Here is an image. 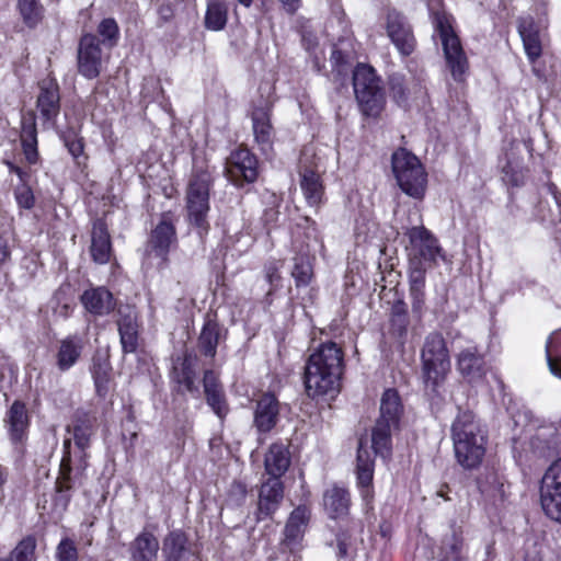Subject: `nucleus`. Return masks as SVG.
Listing matches in <instances>:
<instances>
[{"instance_id":"1","label":"nucleus","mask_w":561,"mask_h":561,"mask_svg":"<svg viewBox=\"0 0 561 561\" xmlns=\"http://www.w3.org/2000/svg\"><path fill=\"white\" fill-rule=\"evenodd\" d=\"M343 352L336 343L320 344L306 362L304 382L309 398L334 396L340 391Z\"/></svg>"},{"instance_id":"2","label":"nucleus","mask_w":561,"mask_h":561,"mask_svg":"<svg viewBox=\"0 0 561 561\" xmlns=\"http://www.w3.org/2000/svg\"><path fill=\"white\" fill-rule=\"evenodd\" d=\"M455 457L465 469H474L485 455L486 433L470 411H459L451 425Z\"/></svg>"},{"instance_id":"3","label":"nucleus","mask_w":561,"mask_h":561,"mask_svg":"<svg viewBox=\"0 0 561 561\" xmlns=\"http://www.w3.org/2000/svg\"><path fill=\"white\" fill-rule=\"evenodd\" d=\"M450 371L449 351L439 332H431L421 348V373L424 389L432 399L443 398L444 385Z\"/></svg>"},{"instance_id":"4","label":"nucleus","mask_w":561,"mask_h":561,"mask_svg":"<svg viewBox=\"0 0 561 561\" xmlns=\"http://www.w3.org/2000/svg\"><path fill=\"white\" fill-rule=\"evenodd\" d=\"M440 4L442 0H432L428 3L434 31L439 37L446 66L453 79L460 82L463 81L469 70V61L461 41L451 25V18L445 11L438 9Z\"/></svg>"},{"instance_id":"5","label":"nucleus","mask_w":561,"mask_h":561,"mask_svg":"<svg viewBox=\"0 0 561 561\" xmlns=\"http://www.w3.org/2000/svg\"><path fill=\"white\" fill-rule=\"evenodd\" d=\"M403 407L400 396L394 389H387L380 399V415L371 432V444L376 454L382 457L391 449V435L399 426Z\"/></svg>"},{"instance_id":"6","label":"nucleus","mask_w":561,"mask_h":561,"mask_svg":"<svg viewBox=\"0 0 561 561\" xmlns=\"http://www.w3.org/2000/svg\"><path fill=\"white\" fill-rule=\"evenodd\" d=\"M392 172L398 185L407 195L422 199L427 184V174L419 158L404 148L392 153Z\"/></svg>"},{"instance_id":"7","label":"nucleus","mask_w":561,"mask_h":561,"mask_svg":"<svg viewBox=\"0 0 561 561\" xmlns=\"http://www.w3.org/2000/svg\"><path fill=\"white\" fill-rule=\"evenodd\" d=\"M211 179L208 172H196L190 179L186 190V210L191 225L198 230L199 237L207 233L209 224V190Z\"/></svg>"},{"instance_id":"8","label":"nucleus","mask_w":561,"mask_h":561,"mask_svg":"<svg viewBox=\"0 0 561 561\" xmlns=\"http://www.w3.org/2000/svg\"><path fill=\"white\" fill-rule=\"evenodd\" d=\"M405 234L409 238L410 264L428 265L436 263L440 254V247L437 239L424 226L408 228Z\"/></svg>"},{"instance_id":"9","label":"nucleus","mask_w":561,"mask_h":561,"mask_svg":"<svg viewBox=\"0 0 561 561\" xmlns=\"http://www.w3.org/2000/svg\"><path fill=\"white\" fill-rule=\"evenodd\" d=\"M257 164L256 157L248 148L239 147L226 160V175L236 186L242 187L256 181Z\"/></svg>"},{"instance_id":"10","label":"nucleus","mask_w":561,"mask_h":561,"mask_svg":"<svg viewBox=\"0 0 561 561\" xmlns=\"http://www.w3.org/2000/svg\"><path fill=\"white\" fill-rule=\"evenodd\" d=\"M176 242V230L173 215L164 213L159 224L152 229L146 244L145 254L147 259L156 257L163 264L168 260L171 247Z\"/></svg>"},{"instance_id":"11","label":"nucleus","mask_w":561,"mask_h":561,"mask_svg":"<svg viewBox=\"0 0 561 561\" xmlns=\"http://www.w3.org/2000/svg\"><path fill=\"white\" fill-rule=\"evenodd\" d=\"M107 57L104 56L96 35L85 34L80 38L77 55L78 72L89 79H95L102 71Z\"/></svg>"},{"instance_id":"12","label":"nucleus","mask_w":561,"mask_h":561,"mask_svg":"<svg viewBox=\"0 0 561 561\" xmlns=\"http://www.w3.org/2000/svg\"><path fill=\"white\" fill-rule=\"evenodd\" d=\"M542 483V510L551 519L561 523V458L548 468Z\"/></svg>"},{"instance_id":"13","label":"nucleus","mask_w":561,"mask_h":561,"mask_svg":"<svg viewBox=\"0 0 561 561\" xmlns=\"http://www.w3.org/2000/svg\"><path fill=\"white\" fill-rule=\"evenodd\" d=\"M88 340L78 333L69 334L59 340L56 346L55 365L60 373H66L76 366L85 350Z\"/></svg>"},{"instance_id":"14","label":"nucleus","mask_w":561,"mask_h":561,"mask_svg":"<svg viewBox=\"0 0 561 561\" xmlns=\"http://www.w3.org/2000/svg\"><path fill=\"white\" fill-rule=\"evenodd\" d=\"M387 32L391 42L403 56H409L413 53L415 38L411 26L403 15L396 11H390L387 18Z\"/></svg>"},{"instance_id":"15","label":"nucleus","mask_w":561,"mask_h":561,"mask_svg":"<svg viewBox=\"0 0 561 561\" xmlns=\"http://www.w3.org/2000/svg\"><path fill=\"white\" fill-rule=\"evenodd\" d=\"M309 517L310 511L305 505H299L291 512L284 529L283 549H287L293 554L300 549V541Z\"/></svg>"},{"instance_id":"16","label":"nucleus","mask_w":561,"mask_h":561,"mask_svg":"<svg viewBox=\"0 0 561 561\" xmlns=\"http://www.w3.org/2000/svg\"><path fill=\"white\" fill-rule=\"evenodd\" d=\"M284 497L283 482L275 478H268L262 483L259 492L257 520L271 517L279 507Z\"/></svg>"},{"instance_id":"17","label":"nucleus","mask_w":561,"mask_h":561,"mask_svg":"<svg viewBox=\"0 0 561 561\" xmlns=\"http://www.w3.org/2000/svg\"><path fill=\"white\" fill-rule=\"evenodd\" d=\"M117 327L124 353H134L138 347L137 312L130 306L118 307Z\"/></svg>"},{"instance_id":"18","label":"nucleus","mask_w":561,"mask_h":561,"mask_svg":"<svg viewBox=\"0 0 561 561\" xmlns=\"http://www.w3.org/2000/svg\"><path fill=\"white\" fill-rule=\"evenodd\" d=\"M71 438L64 440V455L60 461L59 472L72 480L82 483L84 471L88 467V454L85 450H72Z\"/></svg>"},{"instance_id":"19","label":"nucleus","mask_w":561,"mask_h":561,"mask_svg":"<svg viewBox=\"0 0 561 561\" xmlns=\"http://www.w3.org/2000/svg\"><path fill=\"white\" fill-rule=\"evenodd\" d=\"M457 369L469 382H477L486 373L484 357L476 346L466 347L457 355Z\"/></svg>"},{"instance_id":"20","label":"nucleus","mask_w":561,"mask_h":561,"mask_svg":"<svg viewBox=\"0 0 561 561\" xmlns=\"http://www.w3.org/2000/svg\"><path fill=\"white\" fill-rule=\"evenodd\" d=\"M279 402L274 394L264 393L255 404L254 425L261 433L270 432L278 422Z\"/></svg>"},{"instance_id":"21","label":"nucleus","mask_w":561,"mask_h":561,"mask_svg":"<svg viewBox=\"0 0 561 561\" xmlns=\"http://www.w3.org/2000/svg\"><path fill=\"white\" fill-rule=\"evenodd\" d=\"M90 254L96 264H106L112 255L111 237L102 219L93 222L91 231Z\"/></svg>"},{"instance_id":"22","label":"nucleus","mask_w":561,"mask_h":561,"mask_svg":"<svg viewBox=\"0 0 561 561\" xmlns=\"http://www.w3.org/2000/svg\"><path fill=\"white\" fill-rule=\"evenodd\" d=\"M37 96V110L46 122H54L60 111L58 84L51 80L43 81Z\"/></svg>"},{"instance_id":"23","label":"nucleus","mask_w":561,"mask_h":561,"mask_svg":"<svg viewBox=\"0 0 561 561\" xmlns=\"http://www.w3.org/2000/svg\"><path fill=\"white\" fill-rule=\"evenodd\" d=\"M322 504L330 518H344L351 506L350 492L343 486L332 485L324 491Z\"/></svg>"},{"instance_id":"24","label":"nucleus","mask_w":561,"mask_h":561,"mask_svg":"<svg viewBox=\"0 0 561 561\" xmlns=\"http://www.w3.org/2000/svg\"><path fill=\"white\" fill-rule=\"evenodd\" d=\"M225 339V329L214 319L207 318L197 339V348L202 355L213 359L217 354L218 345Z\"/></svg>"},{"instance_id":"25","label":"nucleus","mask_w":561,"mask_h":561,"mask_svg":"<svg viewBox=\"0 0 561 561\" xmlns=\"http://www.w3.org/2000/svg\"><path fill=\"white\" fill-rule=\"evenodd\" d=\"M4 422L14 444L23 443L30 425L26 407L21 401H14L7 412Z\"/></svg>"},{"instance_id":"26","label":"nucleus","mask_w":561,"mask_h":561,"mask_svg":"<svg viewBox=\"0 0 561 561\" xmlns=\"http://www.w3.org/2000/svg\"><path fill=\"white\" fill-rule=\"evenodd\" d=\"M253 134L263 153L272 150L273 127L267 106L255 107L252 112Z\"/></svg>"},{"instance_id":"27","label":"nucleus","mask_w":561,"mask_h":561,"mask_svg":"<svg viewBox=\"0 0 561 561\" xmlns=\"http://www.w3.org/2000/svg\"><path fill=\"white\" fill-rule=\"evenodd\" d=\"M84 308L94 316H106L115 308V300L104 287L85 290L81 296Z\"/></svg>"},{"instance_id":"28","label":"nucleus","mask_w":561,"mask_h":561,"mask_svg":"<svg viewBox=\"0 0 561 561\" xmlns=\"http://www.w3.org/2000/svg\"><path fill=\"white\" fill-rule=\"evenodd\" d=\"M159 541L147 530H142L129 545L131 561H157Z\"/></svg>"},{"instance_id":"29","label":"nucleus","mask_w":561,"mask_h":561,"mask_svg":"<svg viewBox=\"0 0 561 561\" xmlns=\"http://www.w3.org/2000/svg\"><path fill=\"white\" fill-rule=\"evenodd\" d=\"M518 32L530 62H535L542 53L540 33L537 24L531 18L520 19Z\"/></svg>"},{"instance_id":"30","label":"nucleus","mask_w":561,"mask_h":561,"mask_svg":"<svg viewBox=\"0 0 561 561\" xmlns=\"http://www.w3.org/2000/svg\"><path fill=\"white\" fill-rule=\"evenodd\" d=\"M300 178V186L307 203L310 206H317L320 204L323 195V185L319 171L304 164L301 167Z\"/></svg>"},{"instance_id":"31","label":"nucleus","mask_w":561,"mask_h":561,"mask_svg":"<svg viewBox=\"0 0 561 561\" xmlns=\"http://www.w3.org/2000/svg\"><path fill=\"white\" fill-rule=\"evenodd\" d=\"M167 561H187L191 554L186 535L174 530L167 535L162 547Z\"/></svg>"},{"instance_id":"32","label":"nucleus","mask_w":561,"mask_h":561,"mask_svg":"<svg viewBox=\"0 0 561 561\" xmlns=\"http://www.w3.org/2000/svg\"><path fill=\"white\" fill-rule=\"evenodd\" d=\"M265 470L271 478L278 479L288 470L290 456L287 448L282 444H273L265 455Z\"/></svg>"},{"instance_id":"33","label":"nucleus","mask_w":561,"mask_h":561,"mask_svg":"<svg viewBox=\"0 0 561 561\" xmlns=\"http://www.w3.org/2000/svg\"><path fill=\"white\" fill-rule=\"evenodd\" d=\"M91 374L96 393L104 398L108 393L112 380V366L108 357L96 354L92 359Z\"/></svg>"},{"instance_id":"34","label":"nucleus","mask_w":561,"mask_h":561,"mask_svg":"<svg viewBox=\"0 0 561 561\" xmlns=\"http://www.w3.org/2000/svg\"><path fill=\"white\" fill-rule=\"evenodd\" d=\"M353 87L354 93L362 94V96H364V92L383 89L374 68L365 64L356 66L353 72Z\"/></svg>"},{"instance_id":"35","label":"nucleus","mask_w":561,"mask_h":561,"mask_svg":"<svg viewBox=\"0 0 561 561\" xmlns=\"http://www.w3.org/2000/svg\"><path fill=\"white\" fill-rule=\"evenodd\" d=\"M356 101L365 116L377 117L386 104L385 89L371 90L362 94H355Z\"/></svg>"},{"instance_id":"36","label":"nucleus","mask_w":561,"mask_h":561,"mask_svg":"<svg viewBox=\"0 0 561 561\" xmlns=\"http://www.w3.org/2000/svg\"><path fill=\"white\" fill-rule=\"evenodd\" d=\"M76 484H81L80 482H72V480L68 479V477L64 474H58L55 482V493L53 496V505L56 511L59 513H64L73 494V489Z\"/></svg>"},{"instance_id":"37","label":"nucleus","mask_w":561,"mask_h":561,"mask_svg":"<svg viewBox=\"0 0 561 561\" xmlns=\"http://www.w3.org/2000/svg\"><path fill=\"white\" fill-rule=\"evenodd\" d=\"M228 20V7L221 0H209L205 14V27L211 31H221Z\"/></svg>"},{"instance_id":"38","label":"nucleus","mask_w":561,"mask_h":561,"mask_svg":"<svg viewBox=\"0 0 561 561\" xmlns=\"http://www.w3.org/2000/svg\"><path fill=\"white\" fill-rule=\"evenodd\" d=\"M410 319L408 314V307L403 300H397L391 308L390 312V331L398 337H404L408 333Z\"/></svg>"},{"instance_id":"39","label":"nucleus","mask_w":561,"mask_h":561,"mask_svg":"<svg viewBox=\"0 0 561 561\" xmlns=\"http://www.w3.org/2000/svg\"><path fill=\"white\" fill-rule=\"evenodd\" d=\"M8 167L9 171L11 173H15L22 182V184L18 185L14 191L18 205L22 208L31 209L34 206L35 198L31 187L26 185V178L28 176V174L25 171H23L20 167L11 162H8Z\"/></svg>"},{"instance_id":"40","label":"nucleus","mask_w":561,"mask_h":561,"mask_svg":"<svg viewBox=\"0 0 561 561\" xmlns=\"http://www.w3.org/2000/svg\"><path fill=\"white\" fill-rule=\"evenodd\" d=\"M197 358L196 356L185 353L181 363V369L174 367V371L176 374V379L180 383L184 385L186 390L190 392L197 391V387L195 385V363Z\"/></svg>"},{"instance_id":"41","label":"nucleus","mask_w":561,"mask_h":561,"mask_svg":"<svg viewBox=\"0 0 561 561\" xmlns=\"http://www.w3.org/2000/svg\"><path fill=\"white\" fill-rule=\"evenodd\" d=\"M294 261L291 276L295 279L296 287H307L313 277L311 259L309 255L302 254L296 256Z\"/></svg>"},{"instance_id":"42","label":"nucleus","mask_w":561,"mask_h":561,"mask_svg":"<svg viewBox=\"0 0 561 561\" xmlns=\"http://www.w3.org/2000/svg\"><path fill=\"white\" fill-rule=\"evenodd\" d=\"M23 153L28 163L33 164L38 159L36 127L34 123L23 125L21 133Z\"/></svg>"},{"instance_id":"43","label":"nucleus","mask_w":561,"mask_h":561,"mask_svg":"<svg viewBox=\"0 0 561 561\" xmlns=\"http://www.w3.org/2000/svg\"><path fill=\"white\" fill-rule=\"evenodd\" d=\"M443 550L446 556L453 558L455 561H461V553L463 548V538L461 528L453 525L450 529V534L446 535L443 539Z\"/></svg>"},{"instance_id":"44","label":"nucleus","mask_w":561,"mask_h":561,"mask_svg":"<svg viewBox=\"0 0 561 561\" xmlns=\"http://www.w3.org/2000/svg\"><path fill=\"white\" fill-rule=\"evenodd\" d=\"M546 358L550 373L561 379V341L554 335L547 340Z\"/></svg>"},{"instance_id":"45","label":"nucleus","mask_w":561,"mask_h":561,"mask_svg":"<svg viewBox=\"0 0 561 561\" xmlns=\"http://www.w3.org/2000/svg\"><path fill=\"white\" fill-rule=\"evenodd\" d=\"M19 10L28 27H35L43 19L44 10L38 0H19Z\"/></svg>"},{"instance_id":"46","label":"nucleus","mask_w":561,"mask_h":561,"mask_svg":"<svg viewBox=\"0 0 561 561\" xmlns=\"http://www.w3.org/2000/svg\"><path fill=\"white\" fill-rule=\"evenodd\" d=\"M36 539L34 536H26L18 542L11 551L8 561H35Z\"/></svg>"},{"instance_id":"47","label":"nucleus","mask_w":561,"mask_h":561,"mask_svg":"<svg viewBox=\"0 0 561 561\" xmlns=\"http://www.w3.org/2000/svg\"><path fill=\"white\" fill-rule=\"evenodd\" d=\"M68 432H71L68 427ZM92 435V427L88 421H77L72 427V439L75 447L78 450H87L90 446V438Z\"/></svg>"},{"instance_id":"48","label":"nucleus","mask_w":561,"mask_h":561,"mask_svg":"<svg viewBox=\"0 0 561 561\" xmlns=\"http://www.w3.org/2000/svg\"><path fill=\"white\" fill-rule=\"evenodd\" d=\"M61 139L73 159L78 160L83 156L84 141L76 130L69 129L64 131L61 134Z\"/></svg>"},{"instance_id":"49","label":"nucleus","mask_w":561,"mask_h":561,"mask_svg":"<svg viewBox=\"0 0 561 561\" xmlns=\"http://www.w3.org/2000/svg\"><path fill=\"white\" fill-rule=\"evenodd\" d=\"M335 541L337 561H354L355 549L351 536L345 531L339 533Z\"/></svg>"},{"instance_id":"50","label":"nucleus","mask_w":561,"mask_h":561,"mask_svg":"<svg viewBox=\"0 0 561 561\" xmlns=\"http://www.w3.org/2000/svg\"><path fill=\"white\" fill-rule=\"evenodd\" d=\"M99 34L103 37V44L112 48L118 38V26L113 19H104L98 26Z\"/></svg>"},{"instance_id":"51","label":"nucleus","mask_w":561,"mask_h":561,"mask_svg":"<svg viewBox=\"0 0 561 561\" xmlns=\"http://www.w3.org/2000/svg\"><path fill=\"white\" fill-rule=\"evenodd\" d=\"M427 265L410 264V293L422 294L425 286V271Z\"/></svg>"},{"instance_id":"52","label":"nucleus","mask_w":561,"mask_h":561,"mask_svg":"<svg viewBox=\"0 0 561 561\" xmlns=\"http://www.w3.org/2000/svg\"><path fill=\"white\" fill-rule=\"evenodd\" d=\"M206 400L213 411L220 417H225L228 413V405L226 402L224 390H215L206 392Z\"/></svg>"},{"instance_id":"53","label":"nucleus","mask_w":561,"mask_h":561,"mask_svg":"<svg viewBox=\"0 0 561 561\" xmlns=\"http://www.w3.org/2000/svg\"><path fill=\"white\" fill-rule=\"evenodd\" d=\"M56 558L58 561H78V550L73 540L64 538L57 546Z\"/></svg>"},{"instance_id":"54","label":"nucleus","mask_w":561,"mask_h":561,"mask_svg":"<svg viewBox=\"0 0 561 561\" xmlns=\"http://www.w3.org/2000/svg\"><path fill=\"white\" fill-rule=\"evenodd\" d=\"M247 485L241 481H233L229 489V500L236 504H242L247 497Z\"/></svg>"},{"instance_id":"55","label":"nucleus","mask_w":561,"mask_h":561,"mask_svg":"<svg viewBox=\"0 0 561 561\" xmlns=\"http://www.w3.org/2000/svg\"><path fill=\"white\" fill-rule=\"evenodd\" d=\"M203 386H204L205 393L222 389L221 385L219 383L217 374L211 369L205 370L204 378H203Z\"/></svg>"},{"instance_id":"56","label":"nucleus","mask_w":561,"mask_h":561,"mask_svg":"<svg viewBox=\"0 0 561 561\" xmlns=\"http://www.w3.org/2000/svg\"><path fill=\"white\" fill-rule=\"evenodd\" d=\"M358 485L362 488H368L373 481L374 467H356Z\"/></svg>"},{"instance_id":"57","label":"nucleus","mask_w":561,"mask_h":561,"mask_svg":"<svg viewBox=\"0 0 561 561\" xmlns=\"http://www.w3.org/2000/svg\"><path fill=\"white\" fill-rule=\"evenodd\" d=\"M391 93L392 98L398 104H402L407 101V93L402 82L399 79H391Z\"/></svg>"},{"instance_id":"58","label":"nucleus","mask_w":561,"mask_h":561,"mask_svg":"<svg viewBox=\"0 0 561 561\" xmlns=\"http://www.w3.org/2000/svg\"><path fill=\"white\" fill-rule=\"evenodd\" d=\"M357 466L360 467H374V460L367 448L363 446V442L359 440L357 450Z\"/></svg>"},{"instance_id":"59","label":"nucleus","mask_w":561,"mask_h":561,"mask_svg":"<svg viewBox=\"0 0 561 561\" xmlns=\"http://www.w3.org/2000/svg\"><path fill=\"white\" fill-rule=\"evenodd\" d=\"M11 256V248L9 245L8 239L0 234V265L4 264L10 260Z\"/></svg>"},{"instance_id":"60","label":"nucleus","mask_w":561,"mask_h":561,"mask_svg":"<svg viewBox=\"0 0 561 561\" xmlns=\"http://www.w3.org/2000/svg\"><path fill=\"white\" fill-rule=\"evenodd\" d=\"M277 1L282 4L283 10L289 15H294L301 7V0H277Z\"/></svg>"},{"instance_id":"61","label":"nucleus","mask_w":561,"mask_h":561,"mask_svg":"<svg viewBox=\"0 0 561 561\" xmlns=\"http://www.w3.org/2000/svg\"><path fill=\"white\" fill-rule=\"evenodd\" d=\"M331 60L340 68L346 62V56L342 50L334 48L331 54Z\"/></svg>"},{"instance_id":"62","label":"nucleus","mask_w":561,"mask_h":561,"mask_svg":"<svg viewBox=\"0 0 561 561\" xmlns=\"http://www.w3.org/2000/svg\"><path fill=\"white\" fill-rule=\"evenodd\" d=\"M158 13L163 21H169L173 16V8L171 4H162L160 5Z\"/></svg>"},{"instance_id":"63","label":"nucleus","mask_w":561,"mask_h":561,"mask_svg":"<svg viewBox=\"0 0 561 561\" xmlns=\"http://www.w3.org/2000/svg\"><path fill=\"white\" fill-rule=\"evenodd\" d=\"M412 298H413V309L415 311H421L422 310V307L424 305V293L422 294H419L416 295L415 293L414 294H411Z\"/></svg>"},{"instance_id":"64","label":"nucleus","mask_w":561,"mask_h":561,"mask_svg":"<svg viewBox=\"0 0 561 561\" xmlns=\"http://www.w3.org/2000/svg\"><path fill=\"white\" fill-rule=\"evenodd\" d=\"M266 279L270 284H273L275 280H279L280 276L276 267L271 266L266 271Z\"/></svg>"}]
</instances>
